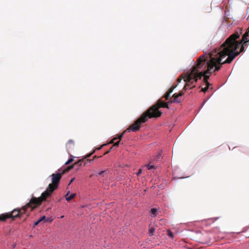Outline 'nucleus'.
Segmentation results:
<instances>
[{"mask_svg": "<svg viewBox=\"0 0 249 249\" xmlns=\"http://www.w3.org/2000/svg\"><path fill=\"white\" fill-rule=\"evenodd\" d=\"M104 145H105V144L102 145L101 146H100V147L98 148L97 149L98 150H100Z\"/></svg>", "mask_w": 249, "mask_h": 249, "instance_id": "33", "label": "nucleus"}, {"mask_svg": "<svg viewBox=\"0 0 249 249\" xmlns=\"http://www.w3.org/2000/svg\"><path fill=\"white\" fill-rule=\"evenodd\" d=\"M74 145V142L73 140H69L66 144V147L68 150L71 149Z\"/></svg>", "mask_w": 249, "mask_h": 249, "instance_id": "9", "label": "nucleus"}, {"mask_svg": "<svg viewBox=\"0 0 249 249\" xmlns=\"http://www.w3.org/2000/svg\"><path fill=\"white\" fill-rule=\"evenodd\" d=\"M188 72V71H187L186 73H185L184 75H181V76H180V77L179 78H178V80H177V82L178 83H180L181 82V81L182 80V79H184V80L185 81V78L186 76V74Z\"/></svg>", "mask_w": 249, "mask_h": 249, "instance_id": "14", "label": "nucleus"}, {"mask_svg": "<svg viewBox=\"0 0 249 249\" xmlns=\"http://www.w3.org/2000/svg\"><path fill=\"white\" fill-rule=\"evenodd\" d=\"M160 157V155H158L157 157V160Z\"/></svg>", "mask_w": 249, "mask_h": 249, "instance_id": "35", "label": "nucleus"}, {"mask_svg": "<svg viewBox=\"0 0 249 249\" xmlns=\"http://www.w3.org/2000/svg\"><path fill=\"white\" fill-rule=\"evenodd\" d=\"M195 87V86H193V87H191L190 89H192L193 88H194Z\"/></svg>", "mask_w": 249, "mask_h": 249, "instance_id": "38", "label": "nucleus"}, {"mask_svg": "<svg viewBox=\"0 0 249 249\" xmlns=\"http://www.w3.org/2000/svg\"><path fill=\"white\" fill-rule=\"evenodd\" d=\"M111 149H112V148H111L109 150H108L107 152H106L104 154V155H106V154H108V153H109V152H110V151H111Z\"/></svg>", "mask_w": 249, "mask_h": 249, "instance_id": "32", "label": "nucleus"}, {"mask_svg": "<svg viewBox=\"0 0 249 249\" xmlns=\"http://www.w3.org/2000/svg\"><path fill=\"white\" fill-rule=\"evenodd\" d=\"M74 159L73 157H71L69 159V160L65 162V165H68L72 162L73 161Z\"/></svg>", "mask_w": 249, "mask_h": 249, "instance_id": "21", "label": "nucleus"}, {"mask_svg": "<svg viewBox=\"0 0 249 249\" xmlns=\"http://www.w3.org/2000/svg\"><path fill=\"white\" fill-rule=\"evenodd\" d=\"M249 33L246 32L242 36V39L240 41H237V39L240 37V34L236 32L231 35L222 44L221 48L224 51L225 55L227 56H234V59L239 54V53H235V51L241 45L243 41L249 42L248 36Z\"/></svg>", "mask_w": 249, "mask_h": 249, "instance_id": "2", "label": "nucleus"}, {"mask_svg": "<svg viewBox=\"0 0 249 249\" xmlns=\"http://www.w3.org/2000/svg\"><path fill=\"white\" fill-rule=\"evenodd\" d=\"M146 167H147L148 170H151L155 168V166L154 165H150V164L146 165Z\"/></svg>", "mask_w": 249, "mask_h": 249, "instance_id": "25", "label": "nucleus"}, {"mask_svg": "<svg viewBox=\"0 0 249 249\" xmlns=\"http://www.w3.org/2000/svg\"><path fill=\"white\" fill-rule=\"evenodd\" d=\"M206 84V87H205L204 88H202L201 90V91L204 92H206V91L209 89V86L210 85V83L208 82H207V84Z\"/></svg>", "mask_w": 249, "mask_h": 249, "instance_id": "15", "label": "nucleus"}, {"mask_svg": "<svg viewBox=\"0 0 249 249\" xmlns=\"http://www.w3.org/2000/svg\"><path fill=\"white\" fill-rule=\"evenodd\" d=\"M46 219L45 216H42L40 217V218L39 219V220L41 222L43 220H44Z\"/></svg>", "mask_w": 249, "mask_h": 249, "instance_id": "28", "label": "nucleus"}, {"mask_svg": "<svg viewBox=\"0 0 249 249\" xmlns=\"http://www.w3.org/2000/svg\"><path fill=\"white\" fill-rule=\"evenodd\" d=\"M94 152H95V151H93L92 153L87 154L86 156H85V157L84 158V159H85V160L86 159L88 160V158H89L94 153Z\"/></svg>", "mask_w": 249, "mask_h": 249, "instance_id": "22", "label": "nucleus"}, {"mask_svg": "<svg viewBox=\"0 0 249 249\" xmlns=\"http://www.w3.org/2000/svg\"><path fill=\"white\" fill-rule=\"evenodd\" d=\"M247 32H248V33H249V27L248 28V29L246 31Z\"/></svg>", "mask_w": 249, "mask_h": 249, "instance_id": "36", "label": "nucleus"}, {"mask_svg": "<svg viewBox=\"0 0 249 249\" xmlns=\"http://www.w3.org/2000/svg\"><path fill=\"white\" fill-rule=\"evenodd\" d=\"M203 76H204V81L207 84V82H208V80L209 78V75H207V74H204Z\"/></svg>", "mask_w": 249, "mask_h": 249, "instance_id": "17", "label": "nucleus"}, {"mask_svg": "<svg viewBox=\"0 0 249 249\" xmlns=\"http://www.w3.org/2000/svg\"><path fill=\"white\" fill-rule=\"evenodd\" d=\"M120 142V141H118V142H116L114 143V146H118L119 143Z\"/></svg>", "mask_w": 249, "mask_h": 249, "instance_id": "31", "label": "nucleus"}, {"mask_svg": "<svg viewBox=\"0 0 249 249\" xmlns=\"http://www.w3.org/2000/svg\"><path fill=\"white\" fill-rule=\"evenodd\" d=\"M151 212L152 214L154 215V216H156L157 214V210L155 208H152L151 210Z\"/></svg>", "mask_w": 249, "mask_h": 249, "instance_id": "16", "label": "nucleus"}, {"mask_svg": "<svg viewBox=\"0 0 249 249\" xmlns=\"http://www.w3.org/2000/svg\"><path fill=\"white\" fill-rule=\"evenodd\" d=\"M217 51L210 54L209 56L202 55L196 60V64L188 71L185 78L186 85L183 88L185 91L187 87L191 86L194 83H196L198 79H201L204 74H212L215 71H218L222 66L225 64H230L234 59V56H229L226 60L222 62L223 58L227 55H225L224 51Z\"/></svg>", "mask_w": 249, "mask_h": 249, "instance_id": "1", "label": "nucleus"}, {"mask_svg": "<svg viewBox=\"0 0 249 249\" xmlns=\"http://www.w3.org/2000/svg\"><path fill=\"white\" fill-rule=\"evenodd\" d=\"M125 130L121 134H120L119 135L117 136V137L116 138H117V139H119V141H121V140L122 139V137H123V135H124V134L125 132Z\"/></svg>", "mask_w": 249, "mask_h": 249, "instance_id": "23", "label": "nucleus"}, {"mask_svg": "<svg viewBox=\"0 0 249 249\" xmlns=\"http://www.w3.org/2000/svg\"><path fill=\"white\" fill-rule=\"evenodd\" d=\"M63 174L64 172H61L53 173L50 176L52 177V183L49 184L46 190L41 194V196L37 198L40 200L41 203L47 197H50L52 193L58 188L59 183Z\"/></svg>", "mask_w": 249, "mask_h": 249, "instance_id": "4", "label": "nucleus"}, {"mask_svg": "<svg viewBox=\"0 0 249 249\" xmlns=\"http://www.w3.org/2000/svg\"><path fill=\"white\" fill-rule=\"evenodd\" d=\"M74 178H72L70 181V183H71L73 180H74Z\"/></svg>", "mask_w": 249, "mask_h": 249, "instance_id": "34", "label": "nucleus"}, {"mask_svg": "<svg viewBox=\"0 0 249 249\" xmlns=\"http://www.w3.org/2000/svg\"><path fill=\"white\" fill-rule=\"evenodd\" d=\"M170 96V95L166 92V93L163 96V97L165 98L166 100H167L169 99Z\"/></svg>", "mask_w": 249, "mask_h": 249, "instance_id": "24", "label": "nucleus"}, {"mask_svg": "<svg viewBox=\"0 0 249 249\" xmlns=\"http://www.w3.org/2000/svg\"><path fill=\"white\" fill-rule=\"evenodd\" d=\"M102 156H101L100 157H97V156H95L93 157V159H92V160H89V159H88L85 162V165L86 164L87 162H90L91 161H92L94 159H97V158H101L102 157Z\"/></svg>", "mask_w": 249, "mask_h": 249, "instance_id": "18", "label": "nucleus"}, {"mask_svg": "<svg viewBox=\"0 0 249 249\" xmlns=\"http://www.w3.org/2000/svg\"><path fill=\"white\" fill-rule=\"evenodd\" d=\"M40 222V221L39 220H38L37 221L35 222L34 223V227H35V226H37Z\"/></svg>", "mask_w": 249, "mask_h": 249, "instance_id": "29", "label": "nucleus"}, {"mask_svg": "<svg viewBox=\"0 0 249 249\" xmlns=\"http://www.w3.org/2000/svg\"><path fill=\"white\" fill-rule=\"evenodd\" d=\"M142 169H140L138 172L136 173L137 176H140L142 173Z\"/></svg>", "mask_w": 249, "mask_h": 249, "instance_id": "27", "label": "nucleus"}, {"mask_svg": "<svg viewBox=\"0 0 249 249\" xmlns=\"http://www.w3.org/2000/svg\"><path fill=\"white\" fill-rule=\"evenodd\" d=\"M41 204L40 200L39 199L33 197L26 205L22 206L21 208H16L10 213H6L0 214V221L4 222L8 218H12L14 220L17 217L21 218L24 214H26V216H28L29 213L27 211V208H30L31 211H32Z\"/></svg>", "mask_w": 249, "mask_h": 249, "instance_id": "3", "label": "nucleus"}, {"mask_svg": "<svg viewBox=\"0 0 249 249\" xmlns=\"http://www.w3.org/2000/svg\"><path fill=\"white\" fill-rule=\"evenodd\" d=\"M155 229L153 227H151L149 229L148 234L150 236H152L154 235Z\"/></svg>", "mask_w": 249, "mask_h": 249, "instance_id": "13", "label": "nucleus"}, {"mask_svg": "<svg viewBox=\"0 0 249 249\" xmlns=\"http://www.w3.org/2000/svg\"><path fill=\"white\" fill-rule=\"evenodd\" d=\"M85 161V159H80L78 161L75 162L73 164L74 165V166L76 167L77 166V168L76 169V170H77L79 167H80L83 162H84Z\"/></svg>", "mask_w": 249, "mask_h": 249, "instance_id": "10", "label": "nucleus"}, {"mask_svg": "<svg viewBox=\"0 0 249 249\" xmlns=\"http://www.w3.org/2000/svg\"><path fill=\"white\" fill-rule=\"evenodd\" d=\"M168 104H170L169 103V101L167 103H165L163 101H162L161 100H159L156 104L152 106L150 108L153 107V110L150 111L149 113V114H156L155 115H157V116H154L153 118H157L159 117L161 115V112L159 110L160 107H165L168 108Z\"/></svg>", "mask_w": 249, "mask_h": 249, "instance_id": "6", "label": "nucleus"}, {"mask_svg": "<svg viewBox=\"0 0 249 249\" xmlns=\"http://www.w3.org/2000/svg\"><path fill=\"white\" fill-rule=\"evenodd\" d=\"M106 172H107V171H106V170H105V171H101V172H100L98 174V175H100V176H103H103H104V174Z\"/></svg>", "mask_w": 249, "mask_h": 249, "instance_id": "26", "label": "nucleus"}, {"mask_svg": "<svg viewBox=\"0 0 249 249\" xmlns=\"http://www.w3.org/2000/svg\"><path fill=\"white\" fill-rule=\"evenodd\" d=\"M117 139V138H114L109 142V143H113L114 142V141Z\"/></svg>", "mask_w": 249, "mask_h": 249, "instance_id": "30", "label": "nucleus"}, {"mask_svg": "<svg viewBox=\"0 0 249 249\" xmlns=\"http://www.w3.org/2000/svg\"><path fill=\"white\" fill-rule=\"evenodd\" d=\"M167 234L170 237H171L172 238H173L174 237L173 233L172 232H171L170 230L167 231Z\"/></svg>", "mask_w": 249, "mask_h": 249, "instance_id": "20", "label": "nucleus"}, {"mask_svg": "<svg viewBox=\"0 0 249 249\" xmlns=\"http://www.w3.org/2000/svg\"><path fill=\"white\" fill-rule=\"evenodd\" d=\"M69 193H70V191H69L65 196L66 200L67 201H70V200L72 199L76 196V194L74 193V194H71L70 196H68V195L69 194Z\"/></svg>", "mask_w": 249, "mask_h": 249, "instance_id": "8", "label": "nucleus"}, {"mask_svg": "<svg viewBox=\"0 0 249 249\" xmlns=\"http://www.w3.org/2000/svg\"><path fill=\"white\" fill-rule=\"evenodd\" d=\"M15 247H16V244H13V248H15Z\"/></svg>", "mask_w": 249, "mask_h": 249, "instance_id": "37", "label": "nucleus"}, {"mask_svg": "<svg viewBox=\"0 0 249 249\" xmlns=\"http://www.w3.org/2000/svg\"><path fill=\"white\" fill-rule=\"evenodd\" d=\"M153 109V107L149 108V109L144 112L132 124L130 125L129 127L125 130V131L130 132V131H132L133 132H136L138 131L141 127L142 124L146 122L149 118H152L157 116L155 115V114L149 113L150 111H152Z\"/></svg>", "mask_w": 249, "mask_h": 249, "instance_id": "5", "label": "nucleus"}, {"mask_svg": "<svg viewBox=\"0 0 249 249\" xmlns=\"http://www.w3.org/2000/svg\"><path fill=\"white\" fill-rule=\"evenodd\" d=\"M184 94V91H181L179 92V93H175L173 95L171 99L169 101V103H180L181 101V98H180V96H182Z\"/></svg>", "mask_w": 249, "mask_h": 249, "instance_id": "7", "label": "nucleus"}, {"mask_svg": "<svg viewBox=\"0 0 249 249\" xmlns=\"http://www.w3.org/2000/svg\"><path fill=\"white\" fill-rule=\"evenodd\" d=\"M74 167H75L74 165L72 164L71 166H68L66 169H65L64 170H63L62 171V172H64V174H65V173H67V172H68L70 170L74 168Z\"/></svg>", "mask_w": 249, "mask_h": 249, "instance_id": "12", "label": "nucleus"}, {"mask_svg": "<svg viewBox=\"0 0 249 249\" xmlns=\"http://www.w3.org/2000/svg\"><path fill=\"white\" fill-rule=\"evenodd\" d=\"M177 87V86H172V87L168 89V90L167 91L168 93H169L170 95L171 93L173 92L174 89Z\"/></svg>", "mask_w": 249, "mask_h": 249, "instance_id": "19", "label": "nucleus"}, {"mask_svg": "<svg viewBox=\"0 0 249 249\" xmlns=\"http://www.w3.org/2000/svg\"><path fill=\"white\" fill-rule=\"evenodd\" d=\"M248 42H246V41H243V42L241 44V47L240 51L239 52H236L235 51V53H240L244 52V51L245 46L247 45V43ZM239 46H240V45Z\"/></svg>", "mask_w": 249, "mask_h": 249, "instance_id": "11", "label": "nucleus"}]
</instances>
